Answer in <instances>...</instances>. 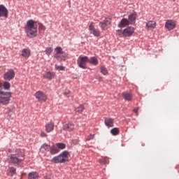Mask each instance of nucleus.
I'll return each mask as SVG.
<instances>
[{"label":"nucleus","mask_w":179,"mask_h":179,"mask_svg":"<svg viewBox=\"0 0 179 179\" xmlns=\"http://www.w3.org/2000/svg\"><path fill=\"white\" fill-rule=\"evenodd\" d=\"M55 76V73H51V72H48V73L45 75V78L46 79H52Z\"/></svg>","instance_id":"c85d7f7f"},{"label":"nucleus","mask_w":179,"mask_h":179,"mask_svg":"<svg viewBox=\"0 0 179 179\" xmlns=\"http://www.w3.org/2000/svg\"><path fill=\"white\" fill-rule=\"evenodd\" d=\"M87 62H89V57L87 56H80L77 59V64L80 68H82V69H86L87 68L86 66Z\"/></svg>","instance_id":"39448f33"},{"label":"nucleus","mask_w":179,"mask_h":179,"mask_svg":"<svg viewBox=\"0 0 179 179\" xmlns=\"http://www.w3.org/2000/svg\"><path fill=\"white\" fill-rule=\"evenodd\" d=\"M54 127H55L54 122H50L45 124V130L48 133L52 132V131H54Z\"/></svg>","instance_id":"f3484780"},{"label":"nucleus","mask_w":179,"mask_h":179,"mask_svg":"<svg viewBox=\"0 0 179 179\" xmlns=\"http://www.w3.org/2000/svg\"><path fill=\"white\" fill-rule=\"evenodd\" d=\"M50 154L51 155H56V153H59V149L57 146H52L50 147Z\"/></svg>","instance_id":"393cba45"},{"label":"nucleus","mask_w":179,"mask_h":179,"mask_svg":"<svg viewBox=\"0 0 179 179\" xmlns=\"http://www.w3.org/2000/svg\"><path fill=\"white\" fill-rule=\"evenodd\" d=\"M110 26H111V19L110 18H105L103 22H99L101 30H107Z\"/></svg>","instance_id":"6e6552de"},{"label":"nucleus","mask_w":179,"mask_h":179,"mask_svg":"<svg viewBox=\"0 0 179 179\" xmlns=\"http://www.w3.org/2000/svg\"><path fill=\"white\" fill-rule=\"evenodd\" d=\"M129 24H131L129 21L126 18H123L121 20L120 22L117 24V27L120 28L127 27V26H129Z\"/></svg>","instance_id":"dca6fc26"},{"label":"nucleus","mask_w":179,"mask_h":179,"mask_svg":"<svg viewBox=\"0 0 179 179\" xmlns=\"http://www.w3.org/2000/svg\"><path fill=\"white\" fill-rule=\"evenodd\" d=\"M27 36L30 38L37 36V22L33 20H29L27 22L25 27Z\"/></svg>","instance_id":"f03ea898"},{"label":"nucleus","mask_w":179,"mask_h":179,"mask_svg":"<svg viewBox=\"0 0 179 179\" xmlns=\"http://www.w3.org/2000/svg\"><path fill=\"white\" fill-rule=\"evenodd\" d=\"M9 171L11 173L12 176H13V174H16V169L13 167L10 168Z\"/></svg>","instance_id":"4c0bfd02"},{"label":"nucleus","mask_w":179,"mask_h":179,"mask_svg":"<svg viewBox=\"0 0 179 179\" xmlns=\"http://www.w3.org/2000/svg\"><path fill=\"white\" fill-rule=\"evenodd\" d=\"M30 54H31L30 49L24 48V49H22L21 55L24 58L27 59L29 58V57H30Z\"/></svg>","instance_id":"6ab92c4d"},{"label":"nucleus","mask_w":179,"mask_h":179,"mask_svg":"<svg viewBox=\"0 0 179 179\" xmlns=\"http://www.w3.org/2000/svg\"><path fill=\"white\" fill-rule=\"evenodd\" d=\"M15 78V71L12 69L8 70L3 75V79L5 80H12Z\"/></svg>","instance_id":"9b49d317"},{"label":"nucleus","mask_w":179,"mask_h":179,"mask_svg":"<svg viewBox=\"0 0 179 179\" xmlns=\"http://www.w3.org/2000/svg\"><path fill=\"white\" fill-rule=\"evenodd\" d=\"M116 34L117 36H120V37L122 36H124V31L121 30V29H118L116 31Z\"/></svg>","instance_id":"c9c22d12"},{"label":"nucleus","mask_w":179,"mask_h":179,"mask_svg":"<svg viewBox=\"0 0 179 179\" xmlns=\"http://www.w3.org/2000/svg\"><path fill=\"white\" fill-rule=\"evenodd\" d=\"M173 1H176V0H173Z\"/></svg>","instance_id":"c03bdc74"},{"label":"nucleus","mask_w":179,"mask_h":179,"mask_svg":"<svg viewBox=\"0 0 179 179\" xmlns=\"http://www.w3.org/2000/svg\"><path fill=\"white\" fill-rule=\"evenodd\" d=\"M101 73L102 75H107L108 71L106 67H101Z\"/></svg>","instance_id":"72a5a7b5"},{"label":"nucleus","mask_w":179,"mask_h":179,"mask_svg":"<svg viewBox=\"0 0 179 179\" xmlns=\"http://www.w3.org/2000/svg\"><path fill=\"white\" fill-rule=\"evenodd\" d=\"M134 113H135L136 114H138V108H134L133 110Z\"/></svg>","instance_id":"79ce46f5"},{"label":"nucleus","mask_w":179,"mask_h":179,"mask_svg":"<svg viewBox=\"0 0 179 179\" xmlns=\"http://www.w3.org/2000/svg\"><path fill=\"white\" fill-rule=\"evenodd\" d=\"M45 52L46 54V55H51L52 52V48H48L45 49Z\"/></svg>","instance_id":"2f4dec72"},{"label":"nucleus","mask_w":179,"mask_h":179,"mask_svg":"<svg viewBox=\"0 0 179 179\" xmlns=\"http://www.w3.org/2000/svg\"><path fill=\"white\" fill-rule=\"evenodd\" d=\"M85 110V106L80 105L78 107L76 108V112L78 113L79 114H82Z\"/></svg>","instance_id":"cd10ccee"},{"label":"nucleus","mask_w":179,"mask_h":179,"mask_svg":"<svg viewBox=\"0 0 179 179\" xmlns=\"http://www.w3.org/2000/svg\"><path fill=\"white\" fill-rule=\"evenodd\" d=\"M3 89L5 90H9L10 89V83L9 82H4L3 83Z\"/></svg>","instance_id":"7c9ffc66"},{"label":"nucleus","mask_w":179,"mask_h":179,"mask_svg":"<svg viewBox=\"0 0 179 179\" xmlns=\"http://www.w3.org/2000/svg\"><path fill=\"white\" fill-rule=\"evenodd\" d=\"M9 12L8 11V8L3 5H0V17H6L8 18Z\"/></svg>","instance_id":"f8f14e48"},{"label":"nucleus","mask_w":179,"mask_h":179,"mask_svg":"<svg viewBox=\"0 0 179 179\" xmlns=\"http://www.w3.org/2000/svg\"><path fill=\"white\" fill-rule=\"evenodd\" d=\"M146 27L148 30H153V29H156V22L149 21L146 24Z\"/></svg>","instance_id":"aec40b11"},{"label":"nucleus","mask_w":179,"mask_h":179,"mask_svg":"<svg viewBox=\"0 0 179 179\" xmlns=\"http://www.w3.org/2000/svg\"><path fill=\"white\" fill-rule=\"evenodd\" d=\"M136 20V13H133L130 15H129V22L130 24H135V21Z\"/></svg>","instance_id":"4be33fe9"},{"label":"nucleus","mask_w":179,"mask_h":179,"mask_svg":"<svg viewBox=\"0 0 179 179\" xmlns=\"http://www.w3.org/2000/svg\"><path fill=\"white\" fill-rule=\"evenodd\" d=\"M12 92H5L0 90V106H8L10 103Z\"/></svg>","instance_id":"20e7f679"},{"label":"nucleus","mask_w":179,"mask_h":179,"mask_svg":"<svg viewBox=\"0 0 179 179\" xmlns=\"http://www.w3.org/2000/svg\"><path fill=\"white\" fill-rule=\"evenodd\" d=\"M89 31L90 34L94 35V37H100V31L94 27V22H90L89 26Z\"/></svg>","instance_id":"0eeeda50"},{"label":"nucleus","mask_w":179,"mask_h":179,"mask_svg":"<svg viewBox=\"0 0 179 179\" xmlns=\"http://www.w3.org/2000/svg\"><path fill=\"white\" fill-rule=\"evenodd\" d=\"M122 96L126 101H132V99H134V95L127 92H122Z\"/></svg>","instance_id":"4468645a"},{"label":"nucleus","mask_w":179,"mask_h":179,"mask_svg":"<svg viewBox=\"0 0 179 179\" xmlns=\"http://www.w3.org/2000/svg\"><path fill=\"white\" fill-rule=\"evenodd\" d=\"M38 30L39 31H44V30H45V27H44L43 24H39Z\"/></svg>","instance_id":"e433bc0d"},{"label":"nucleus","mask_w":179,"mask_h":179,"mask_svg":"<svg viewBox=\"0 0 179 179\" xmlns=\"http://www.w3.org/2000/svg\"><path fill=\"white\" fill-rule=\"evenodd\" d=\"M1 86H2V84H1V83H0V88H1Z\"/></svg>","instance_id":"37998d69"},{"label":"nucleus","mask_w":179,"mask_h":179,"mask_svg":"<svg viewBox=\"0 0 179 179\" xmlns=\"http://www.w3.org/2000/svg\"><path fill=\"white\" fill-rule=\"evenodd\" d=\"M63 129L64 131H67L68 132H72V131L75 129V124L71 122H64L63 124Z\"/></svg>","instance_id":"ddd939ff"},{"label":"nucleus","mask_w":179,"mask_h":179,"mask_svg":"<svg viewBox=\"0 0 179 179\" xmlns=\"http://www.w3.org/2000/svg\"><path fill=\"white\" fill-rule=\"evenodd\" d=\"M41 136L42 138H47V134L45 132H44V131H41Z\"/></svg>","instance_id":"58836bf2"},{"label":"nucleus","mask_w":179,"mask_h":179,"mask_svg":"<svg viewBox=\"0 0 179 179\" xmlns=\"http://www.w3.org/2000/svg\"><path fill=\"white\" fill-rule=\"evenodd\" d=\"M110 134L113 135V136H117L120 134V129L117 127H115L110 130Z\"/></svg>","instance_id":"bb28decb"},{"label":"nucleus","mask_w":179,"mask_h":179,"mask_svg":"<svg viewBox=\"0 0 179 179\" xmlns=\"http://www.w3.org/2000/svg\"><path fill=\"white\" fill-rule=\"evenodd\" d=\"M24 161V152L21 150H17L15 154H11L8 156V162L10 164H16L22 166Z\"/></svg>","instance_id":"f257e3e1"},{"label":"nucleus","mask_w":179,"mask_h":179,"mask_svg":"<svg viewBox=\"0 0 179 179\" xmlns=\"http://www.w3.org/2000/svg\"><path fill=\"white\" fill-rule=\"evenodd\" d=\"M99 163L101 164H107V157H102L99 159Z\"/></svg>","instance_id":"473e14b6"},{"label":"nucleus","mask_w":179,"mask_h":179,"mask_svg":"<svg viewBox=\"0 0 179 179\" xmlns=\"http://www.w3.org/2000/svg\"><path fill=\"white\" fill-rule=\"evenodd\" d=\"M104 124L108 128H113V127H114V119L110 117H106Z\"/></svg>","instance_id":"2eb2a0df"},{"label":"nucleus","mask_w":179,"mask_h":179,"mask_svg":"<svg viewBox=\"0 0 179 179\" xmlns=\"http://www.w3.org/2000/svg\"><path fill=\"white\" fill-rule=\"evenodd\" d=\"M69 160V152L64 151L57 156L54 157L52 159V162L56 164L61 163H66Z\"/></svg>","instance_id":"7ed1b4c3"},{"label":"nucleus","mask_w":179,"mask_h":179,"mask_svg":"<svg viewBox=\"0 0 179 179\" xmlns=\"http://www.w3.org/2000/svg\"><path fill=\"white\" fill-rule=\"evenodd\" d=\"M88 62L92 65H94V66H97V65H99V59L95 57H92L90 59L88 58Z\"/></svg>","instance_id":"412c9836"},{"label":"nucleus","mask_w":179,"mask_h":179,"mask_svg":"<svg viewBox=\"0 0 179 179\" xmlns=\"http://www.w3.org/2000/svg\"><path fill=\"white\" fill-rule=\"evenodd\" d=\"M176 26H177V24L176 21L173 20H168L165 23V27L169 30V31L174 30V29H176Z\"/></svg>","instance_id":"1a4fd4ad"},{"label":"nucleus","mask_w":179,"mask_h":179,"mask_svg":"<svg viewBox=\"0 0 179 179\" xmlns=\"http://www.w3.org/2000/svg\"><path fill=\"white\" fill-rule=\"evenodd\" d=\"M64 95L66 96V97H69V96H71V94H70L69 91H66L64 93Z\"/></svg>","instance_id":"ea45409f"},{"label":"nucleus","mask_w":179,"mask_h":179,"mask_svg":"<svg viewBox=\"0 0 179 179\" xmlns=\"http://www.w3.org/2000/svg\"><path fill=\"white\" fill-rule=\"evenodd\" d=\"M38 177V173L37 172H31L28 174V179H37Z\"/></svg>","instance_id":"b1692460"},{"label":"nucleus","mask_w":179,"mask_h":179,"mask_svg":"<svg viewBox=\"0 0 179 179\" xmlns=\"http://www.w3.org/2000/svg\"><path fill=\"white\" fill-rule=\"evenodd\" d=\"M59 57H55L56 59H57V61H65V59H66V53H63V54H60L59 55Z\"/></svg>","instance_id":"a878e982"},{"label":"nucleus","mask_w":179,"mask_h":179,"mask_svg":"<svg viewBox=\"0 0 179 179\" xmlns=\"http://www.w3.org/2000/svg\"><path fill=\"white\" fill-rule=\"evenodd\" d=\"M56 146L57 147V149H61V150H63V149H65V148L66 147V145L63 143H58L56 144Z\"/></svg>","instance_id":"c756f323"},{"label":"nucleus","mask_w":179,"mask_h":179,"mask_svg":"<svg viewBox=\"0 0 179 179\" xmlns=\"http://www.w3.org/2000/svg\"><path fill=\"white\" fill-rule=\"evenodd\" d=\"M94 135H91L90 138H87V141H90V139H94Z\"/></svg>","instance_id":"a19ab883"},{"label":"nucleus","mask_w":179,"mask_h":179,"mask_svg":"<svg viewBox=\"0 0 179 179\" xmlns=\"http://www.w3.org/2000/svg\"><path fill=\"white\" fill-rule=\"evenodd\" d=\"M55 51L56 52L54 55L55 58H59V55H61V54H65V52H64L61 47H57Z\"/></svg>","instance_id":"a211bd4d"},{"label":"nucleus","mask_w":179,"mask_h":179,"mask_svg":"<svg viewBox=\"0 0 179 179\" xmlns=\"http://www.w3.org/2000/svg\"><path fill=\"white\" fill-rule=\"evenodd\" d=\"M55 69H57V71H65V67L63 66H58V65H55Z\"/></svg>","instance_id":"f704fd0d"},{"label":"nucleus","mask_w":179,"mask_h":179,"mask_svg":"<svg viewBox=\"0 0 179 179\" xmlns=\"http://www.w3.org/2000/svg\"><path fill=\"white\" fill-rule=\"evenodd\" d=\"M135 33V28L129 27L123 30V37H131Z\"/></svg>","instance_id":"9d476101"},{"label":"nucleus","mask_w":179,"mask_h":179,"mask_svg":"<svg viewBox=\"0 0 179 179\" xmlns=\"http://www.w3.org/2000/svg\"><path fill=\"white\" fill-rule=\"evenodd\" d=\"M34 96L40 103H45V101H47V95L41 91H37Z\"/></svg>","instance_id":"423d86ee"},{"label":"nucleus","mask_w":179,"mask_h":179,"mask_svg":"<svg viewBox=\"0 0 179 179\" xmlns=\"http://www.w3.org/2000/svg\"><path fill=\"white\" fill-rule=\"evenodd\" d=\"M51 146H50V145L48 144H43L40 149V152H41V153H45V152H48L50 149Z\"/></svg>","instance_id":"5701e85b"}]
</instances>
